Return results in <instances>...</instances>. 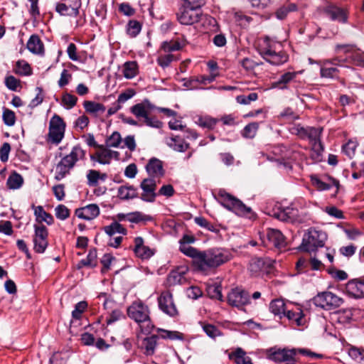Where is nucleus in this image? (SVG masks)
Segmentation results:
<instances>
[{"label": "nucleus", "instance_id": "obj_62", "mask_svg": "<svg viewBox=\"0 0 364 364\" xmlns=\"http://www.w3.org/2000/svg\"><path fill=\"white\" fill-rule=\"evenodd\" d=\"M87 304L86 301H80L75 306V309L72 312V316L74 318L79 319L82 314L86 309Z\"/></svg>", "mask_w": 364, "mask_h": 364}, {"label": "nucleus", "instance_id": "obj_42", "mask_svg": "<svg viewBox=\"0 0 364 364\" xmlns=\"http://www.w3.org/2000/svg\"><path fill=\"white\" fill-rule=\"evenodd\" d=\"M14 70L17 75L22 76L30 75L32 73L30 65L24 60H18L16 63Z\"/></svg>", "mask_w": 364, "mask_h": 364}, {"label": "nucleus", "instance_id": "obj_63", "mask_svg": "<svg viewBox=\"0 0 364 364\" xmlns=\"http://www.w3.org/2000/svg\"><path fill=\"white\" fill-rule=\"evenodd\" d=\"M208 295L212 299H216L220 301L223 300V294L221 292V287L220 286H210L209 287L208 289Z\"/></svg>", "mask_w": 364, "mask_h": 364}, {"label": "nucleus", "instance_id": "obj_53", "mask_svg": "<svg viewBox=\"0 0 364 364\" xmlns=\"http://www.w3.org/2000/svg\"><path fill=\"white\" fill-rule=\"evenodd\" d=\"M122 142V137L118 132H114L107 139L106 146L107 147L117 148Z\"/></svg>", "mask_w": 364, "mask_h": 364}, {"label": "nucleus", "instance_id": "obj_41", "mask_svg": "<svg viewBox=\"0 0 364 364\" xmlns=\"http://www.w3.org/2000/svg\"><path fill=\"white\" fill-rule=\"evenodd\" d=\"M103 230L109 236H114L116 233L125 235L127 232L126 228L117 222H113L109 225L105 226Z\"/></svg>", "mask_w": 364, "mask_h": 364}, {"label": "nucleus", "instance_id": "obj_4", "mask_svg": "<svg viewBox=\"0 0 364 364\" xmlns=\"http://www.w3.org/2000/svg\"><path fill=\"white\" fill-rule=\"evenodd\" d=\"M265 43L266 46L259 49V53L267 62L274 65H279L288 60V55L279 50L280 43L269 41Z\"/></svg>", "mask_w": 364, "mask_h": 364}, {"label": "nucleus", "instance_id": "obj_6", "mask_svg": "<svg viewBox=\"0 0 364 364\" xmlns=\"http://www.w3.org/2000/svg\"><path fill=\"white\" fill-rule=\"evenodd\" d=\"M327 240L326 232L316 229H310L307 234L304 235L301 247L306 252H314L318 247H323Z\"/></svg>", "mask_w": 364, "mask_h": 364}, {"label": "nucleus", "instance_id": "obj_48", "mask_svg": "<svg viewBox=\"0 0 364 364\" xmlns=\"http://www.w3.org/2000/svg\"><path fill=\"white\" fill-rule=\"evenodd\" d=\"M284 316H287L289 320L294 321L297 326L303 325V313L301 309H297L296 311H293L291 310L285 311V314Z\"/></svg>", "mask_w": 364, "mask_h": 364}, {"label": "nucleus", "instance_id": "obj_20", "mask_svg": "<svg viewBox=\"0 0 364 364\" xmlns=\"http://www.w3.org/2000/svg\"><path fill=\"white\" fill-rule=\"evenodd\" d=\"M145 168L150 177L159 180L165 174L163 162L154 157L149 159Z\"/></svg>", "mask_w": 364, "mask_h": 364}, {"label": "nucleus", "instance_id": "obj_3", "mask_svg": "<svg viewBox=\"0 0 364 364\" xmlns=\"http://www.w3.org/2000/svg\"><path fill=\"white\" fill-rule=\"evenodd\" d=\"M216 198L224 208L240 216H248L252 212L250 208L225 190H219Z\"/></svg>", "mask_w": 364, "mask_h": 364}, {"label": "nucleus", "instance_id": "obj_13", "mask_svg": "<svg viewBox=\"0 0 364 364\" xmlns=\"http://www.w3.org/2000/svg\"><path fill=\"white\" fill-rule=\"evenodd\" d=\"M34 250L37 253H43L46 250L48 242V231L47 228L43 225H34Z\"/></svg>", "mask_w": 364, "mask_h": 364}, {"label": "nucleus", "instance_id": "obj_61", "mask_svg": "<svg viewBox=\"0 0 364 364\" xmlns=\"http://www.w3.org/2000/svg\"><path fill=\"white\" fill-rule=\"evenodd\" d=\"M322 128L307 127L306 137L312 142L318 141L321 134Z\"/></svg>", "mask_w": 364, "mask_h": 364}, {"label": "nucleus", "instance_id": "obj_11", "mask_svg": "<svg viewBox=\"0 0 364 364\" xmlns=\"http://www.w3.org/2000/svg\"><path fill=\"white\" fill-rule=\"evenodd\" d=\"M159 309L170 317L178 315V310L173 301V294L169 291H164L157 299Z\"/></svg>", "mask_w": 364, "mask_h": 364}, {"label": "nucleus", "instance_id": "obj_64", "mask_svg": "<svg viewBox=\"0 0 364 364\" xmlns=\"http://www.w3.org/2000/svg\"><path fill=\"white\" fill-rule=\"evenodd\" d=\"M5 85L9 90L16 91L20 86V80L13 75H9L5 78Z\"/></svg>", "mask_w": 364, "mask_h": 364}, {"label": "nucleus", "instance_id": "obj_47", "mask_svg": "<svg viewBox=\"0 0 364 364\" xmlns=\"http://www.w3.org/2000/svg\"><path fill=\"white\" fill-rule=\"evenodd\" d=\"M141 25L136 20H130L127 24V33L132 37H136L141 31Z\"/></svg>", "mask_w": 364, "mask_h": 364}, {"label": "nucleus", "instance_id": "obj_43", "mask_svg": "<svg viewBox=\"0 0 364 364\" xmlns=\"http://www.w3.org/2000/svg\"><path fill=\"white\" fill-rule=\"evenodd\" d=\"M138 73L137 63L135 61H128L124 64L123 75L127 79L134 77Z\"/></svg>", "mask_w": 364, "mask_h": 364}, {"label": "nucleus", "instance_id": "obj_18", "mask_svg": "<svg viewBox=\"0 0 364 364\" xmlns=\"http://www.w3.org/2000/svg\"><path fill=\"white\" fill-rule=\"evenodd\" d=\"M298 354V348H282L277 349L276 350L272 351L269 358L270 360H274L277 363L286 362V361H294L299 362L296 358V355Z\"/></svg>", "mask_w": 364, "mask_h": 364}, {"label": "nucleus", "instance_id": "obj_37", "mask_svg": "<svg viewBox=\"0 0 364 364\" xmlns=\"http://www.w3.org/2000/svg\"><path fill=\"white\" fill-rule=\"evenodd\" d=\"M117 196L122 200L132 199L137 196V191L132 186H122L118 188Z\"/></svg>", "mask_w": 364, "mask_h": 364}, {"label": "nucleus", "instance_id": "obj_32", "mask_svg": "<svg viewBox=\"0 0 364 364\" xmlns=\"http://www.w3.org/2000/svg\"><path fill=\"white\" fill-rule=\"evenodd\" d=\"M151 108V105L148 100L142 103H138L131 107V112L137 118L144 119L149 115L148 109Z\"/></svg>", "mask_w": 364, "mask_h": 364}, {"label": "nucleus", "instance_id": "obj_45", "mask_svg": "<svg viewBox=\"0 0 364 364\" xmlns=\"http://www.w3.org/2000/svg\"><path fill=\"white\" fill-rule=\"evenodd\" d=\"M296 9L297 7L294 4L284 5L279 8L275 12L276 17L278 19L283 20L287 17L289 12L296 11Z\"/></svg>", "mask_w": 364, "mask_h": 364}, {"label": "nucleus", "instance_id": "obj_49", "mask_svg": "<svg viewBox=\"0 0 364 364\" xmlns=\"http://www.w3.org/2000/svg\"><path fill=\"white\" fill-rule=\"evenodd\" d=\"M2 119L4 121V123L9 126L12 127L15 124L16 122V114L12 110L8 109V108H4L3 109V114H2Z\"/></svg>", "mask_w": 364, "mask_h": 364}, {"label": "nucleus", "instance_id": "obj_5", "mask_svg": "<svg viewBox=\"0 0 364 364\" xmlns=\"http://www.w3.org/2000/svg\"><path fill=\"white\" fill-rule=\"evenodd\" d=\"M348 58H343V55H337L331 59L323 60L318 63L320 65V75L321 77L337 78L339 74V67H349L346 65Z\"/></svg>", "mask_w": 364, "mask_h": 364}, {"label": "nucleus", "instance_id": "obj_34", "mask_svg": "<svg viewBox=\"0 0 364 364\" xmlns=\"http://www.w3.org/2000/svg\"><path fill=\"white\" fill-rule=\"evenodd\" d=\"M107 178L106 173H102L99 171L90 169L87 173V185L97 186L100 181H105Z\"/></svg>", "mask_w": 364, "mask_h": 364}, {"label": "nucleus", "instance_id": "obj_25", "mask_svg": "<svg viewBox=\"0 0 364 364\" xmlns=\"http://www.w3.org/2000/svg\"><path fill=\"white\" fill-rule=\"evenodd\" d=\"M134 242V247L133 250L138 257L148 259L154 255L153 250L144 245V241L141 237H136Z\"/></svg>", "mask_w": 364, "mask_h": 364}, {"label": "nucleus", "instance_id": "obj_59", "mask_svg": "<svg viewBox=\"0 0 364 364\" xmlns=\"http://www.w3.org/2000/svg\"><path fill=\"white\" fill-rule=\"evenodd\" d=\"M203 329L207 336L212 338H215V337L221 335L220 330L215 326L212 324L203 325Z\"/></svg>", "mask_w": 364, "mask_h": 364}, {"label": "nucleus", "instance_id": "obj_16", "mask_svg": "<svg viewBox=\"0 0 364 364\" xmlns=\"http://www.w3.org/2000/svg\"><path fill=\"white\" fill-rule=\"evenodd\" d=\"M208 250V255L210 257L209 262L212 265V268H216L230 261L232 258L230 252L225 249L211 248Z\"/></svg>", "mask_w": 364, "mask_h": 364}, {"label": "nucleus", "instance_id": "obj_9", "mask_svg": "<svg viewBox=\"0 0 364 364\" xmlns=\"http://www.w3.org/2000/svg\"><path fill=\"white\" fill-rule=\"evenodd\" d=\"M65 131V123L58 114H55L49 122L48 141L58 144L63 140Z\"/></svg>", "mask_w": 364, "mask_h": 364}, {"label": "nucleus", "instance_id": "obj_51", "mask_svg": "<svg viewBox=\"0 0 364 364\" xmlns=\"http://www.w3.org/2000/svg\"><path fill=\"white\" fill-rule=\"evenodd\" d=\"M195 223L202 227L204 228L211 232H218V229L216 226H215L213 224L208 222L205 218L203 217H196L194 218Z\"/></svg>", "mask_w": 364, "mask_h": 364}, {"label": "nucleus", "instance_id": "obj_24", "mask_svg": "<svg viewBox=\"0 0 364 364\" xmlns=\"http://www.w3.org/2000/svg\"><path fill=\"white\" fill-rule=\"evenodd\" d=\"M324 12L333 21H338L343 23L347 22L348 16L346 11L334 4H330L327 5L324 8Z\"/></svg>", "mask_w": 364, "mask_h": 364}, {"label": "nucleus", "instance_id": "obj_21", "mask_svg": "<svg viewBox=\"0 0 364 364\" xmlns=\"http://www.w3.org/2000/svg\"><path fill=\"white\" fill-rule=\"evenodd\" d=\"M80 0H72L68 3H58L56 5V11L60 15L77 16L79 14Z\"/></svg>", "mask_w": 364, "mask_h": 364}, {"label": "nucleus", "instance_id": "obj_30", "mask_svg": "<svg viewBox=\"0 0 364 364\" xmlns=\"http://www.w3.org/2000/svg\"><path fill=\"white\" fill-rule=\"evenodd\" d=\"M228 358L236 364H253L252 359L247 355L246 352L241 348H237L229 354Z\"/></svg>", "mask_w": 364, "mask_h": 364}, {"label": "nucleus", "instance_id": "obj_8", "mask_svg": "<svg viewBox=\"0 0 364 364\" xmlns=\"http://www.w3.org/2000/svg\"><path fill=\"white\" fill-rule=\"evenodd\" d=\"M313 302L316 306L330 311L341 306L343 299L331 291H323L315 296Z\"/></svg>", "mask_w": 364, "mask_h": 364}, {"label": "nucleus", "instance_id": "obj_39", "mask_svg": "<svg viewBox=\"0 0 364 364\" xmlns=\"http://www.w3.org/2000/svg\"><path fill=\"white\" fill-rule=\"evenodd\" d=\"M83 106L87 112L93 114L103 113L106 109L102 104L93 101H85Z\"/></svg>", "mask_w": 364, "mask_h": 364}, {"label": "nucleus", "instance_id": "obj_10", "mask_svg": "<svg viewBox=\"0 0 364 364\" xmlns=\"http://www.w3.org/2000/svg\"><path fill=\"white\" fill-rule=\"evenodd\" d=\"M201 16L200 9L181 5L176 14L177 20L183 25H193L199 21Z\"/></svg>", "mask_w": 364, "mask_h": 364}, {"label": "nucleus", "instance_id": "obj_14", "mask_svg": "<svg viewBox=\"0 0 364 364\" xmlns=\"http://www.w3.org/2000/svg\"><path fill=\"white\" fill-rule=\"evenodd\" d=\"M159 182V179L149 176L144 178L140 184V188L142 190L141 199L146 202L153 203L155 201L157 193H156L157 183Z\"/></svg>", "mask_w": 364, "mask_h": 364}, {"label": "nucleus", "instance_id": "obj_12", "mask_svg": "<svg viewBox=\"0 0 364 364\" xmlns=\"http://www.w3.org/2000/svg\"><path fill=\"white\" fill-rule=\"evenodd\" d=\"M263 245L268 248L281 250L287 245L286 238L282 232L277 229L268 228L266 237L262 240Z\"/></svg>", "mask_w": 364, "mask_h": 364}, {"label": "nucleus", "instance_id": "obj_15", "mask_svg": "<svg viewBox=\"0 0 364 364\" xmlns=\"http://www.w3.org/2000/svg\"><path fill=\"white\" fill-rule=\"evenodd\" d=\"M191 252L189 257L192 259V264L198 270L205 272L212 268L208 250L201 251L197 249L192 250Z\"/></svg>", "mask_w": 364, "mask_h": 364}, {"label": "nucleus", "instance_id": "obj_46", "mask_svg": "<svg viewBox=\"0 0 364 364\" xmlns=\"http://www.w3.org/2000/svg\"><path fill=\"white\" fill-rule=\"evenodd\" d=\"M259 128L258 122H252L246 125L242 132V135L245 138L252 139L255 136Z\"/></svg>", "mask_w": 364, "mask_h": 364}, {"label": "nucleus", "instance_id": "obj_50", "mask_svg": "<svg viewBox=\"0 0 364 364\" xmlns=\"http://www.w3.org/2000/svg\"><path fill=\"white\" fill-rule=\"evenodd\" d=\"M80 264L85 267H94L97 264V252L95 250H90L86 258L80 261Z\"/></svg>", "mask_w": 364, "mask_h": 364}, {"label": "nucleus", "instance_id": "obj_31", "mask_svg": "<svg viewBox=\"0 0 364 364\" xmlns=\"http://www.w3.org/2000/svg\"><path fill=\"white\" fill-rule=\"evenodd\" d=\"M27 48L34 54L41 55L44 53L43 43L37 35H32L27 42Z\"/></svg>", "mask_w": 364, "mask_h": 364}, {"label": "nucleus", "instance_id": "obj_60", "mask_svg": "<svg viewBox=\"0 0 364 364\" xmlns=\"http://www.w3.org/2000/svg\"><path fill=\"white\" fill-rule=\"evenodd\" d=\"M161 48L165 52L170 53L180 50L181 48V46L178 41H165L162 43Z\"/></svg>", "mask_w": 364, "mask_h": 364}, {"label": "nucleus", "instance_id": "obj_58", "mask_svg": "<svg viewBox=\"0 0 364 364\" xmlns=\"http://www.w3.org/2000/svg\"><path fill=\"white\" fill-rule=\"evenodd\" d=\"M357 143L354 141L349 140L346 144L343 146V153L348 157L352 158L355 155Z\"/></svg>", "mask_w": 364, "mask_h": 364}, {"label": "nucleus", "instance_id": "obj_27", "mask_svg": "<svg viewBox=\"0 0 364 364\" xmlns=\"http://www.w3.org/2000/svg\"><path fill=\"white\" fill-rule=\"evenodd\" d=\"M196 239L194 235L185 234L180 239L179 243V250L186 256L190 257L191 252H192V250H197L193 247L190 246L189 245L193 244L196 242Z\"/></svg>", "mask_w": 364, "mask_h": 364}, {"label": "nucleus", "instance_id": "obj_36", "mask_svg": "<svg viewBox=\"0 0 364 364\" xmlns=\"http://www.w3.org/2000/svg\"><path fill=\"white\" fill-rule=\"evenodd\" d=\"M157 336L153 335L143 339L141 347L144 349V353L146 355H152L154 353L157 345Z\"/></svg>", "mask_w": 364, "mask_h": 364}, {"label": "nucleus", "instance_id": "obj_2", "mask_svg": "<svg viewBox=\"0 0 364 364\" xmlns=\"http://www.w3.org/2000/svg\"><path fill=\"white\" fill-rule=\"evenodd\" d=\"M129 316L136 322L140 323L141 331L145 333H151L154 328L149 317V307L141 301H136L128 308Z\"/></svg>", "mask_w": 364, "mask_h": 364}, {"label": "nucleus", "instance_id": "obj_7", "mask_svg": "<svg viewBox=\"0 0 364 364\" xmlns=\"http://www.w3.org/2000/svg\"><path fill=\"white\" fill-rule=\"evenodd\" d=\"M335 50L337 54H344L343 58H348L347 64L364 67V53L353 46L346 44L336 46Z\"/></svg>", "mask_w": 364, "mask_h": 364}, {"label": "nucleus", "instance_id": "obj_35", "mask_svg": "<svg viewBox=\"0 0 364 364\" xmlns=\"http://www.w3.org/2000/svg\"><path fill=\"white\" fill-rule=\"evenodd\" d=\"M167 144L173 150L180 152H184L189 148V144L178 136L168 139Z\"/></svg>", "mask_w": 364, "mask_h": 364}, {"label": "nucleus", "instance_id": "obj_54", "mask_svg": "<svg viewBox=\"0 0 364 364\" xmlns=\"http://www.w3.org/2000/svg\"><path fill=\"white\" fill-rule=\"evenodd\" d=\"M258 99V95L256 92H251L248 95H241L236 97L237 103L241 105H249L251 102L256 101Z\"/></svg>", "mask_w": 364, "mask_h": 364}, {"label": "nucleus", "instance_id": "obj_1", "mask_svg": "<svg viewBox=\"0 0 364 364\" xmlns=\"http://www.w3.org/2000/svg\"><path fill=\"white\" fill-rule=\"evenodd\" d=\"M85 151L80 146H74L68 154L63 156L55 166V178L61 181L75 167L76 164L85 159Z\"/></svg>", "mask_w": 364, "mask_h": 364}, {"label": "nucleus", "instance_id": "obj_33", "mask_svg": "<svg viewBox=\"0 0 364 364\" xmlns=\"http://www.w3.org/2000/svg\"><path fill=\"white\" fill-rule=\"evenodd\" d=\"M296 75V72H287L282 74L278 80L273 83V87L279 89H286L287 88V85L293 81Z\"/></svg>", "mask_w": 364, "mask_h": 364}, {"label": "nucleus", "instance_id": "obj_57", "mask_svg": "<svg viewBox=\"0 0 364 364\" xmlns=\"http://www.w3.org/2000/svg\"><path fill=\"white\" fill-rule=\"evenodd\" d=\"M77 97L70 93H65L62 97V102L67 109H72L77 103Z\"/></svg>", "mask_w": 364, "mask_h": 364}, {"label": "nucleus", "instance_id": "obj_17", "mask_svg": "<svg viewBox=\"0 0 364 364\" xmlns=\"http://www.w3.org/2000/svg\"><path fill=\"white\" fill-rule=\"evenodd\" d=\"M250 301L249 294L240 288L231 290L228 295V302L230 305L237 308H242Z\"/></svg>", "mask_w": 364, "mask_h": 364}, {"label": "nucleus", "instance_id": "obj_38", "mask_svg": "<svg viewBox=\"0 0 364 364\" xmlns=\"http://www.w3.org/2000/svg\"><path fill=\"white\" fill-rule=\"evenodd\" d=\"M157 332L159 336L163 339H170L171 341L184 340V336L182 333L177 331H168L162 328H158Z\"/></svg>", "mask_w": 364, "mask_h": 364}, {"label": "nucleus", "instance_id": "obj_23", "mask_svg": "<svg viewBox=\"0 0 364 364\" xmlns=\"http://www.w3.org/2000/svg\"><path fill=\"white\" fill-rule=\"evenodd\" d=\"M75 215L85 220H91L97 218L100 214V208L97 204H89L84 207L77 208Z\"/></svg>", "mask_w": 364, "mask_h": 364}, {"label": "nucleus", "instance_id": "obj_56", "mask_svg": "<svg viewBox=\"0 0 364 364\" xmlns=\"http://www.w3.org/2000/svg\"><path fill=\"white\" fill-rule=\"evenodd\" d=\"M55 216L58 219L64 220L69 218L70 216V210L69 209L63 204L58 205L55 208Z\"/></svg>", "mask_w": 364, "mask_h": 364}, {"label": "nucleus", "instance_id": "obj_19", "mask_svg": "<svg viewBox=\"0 0 364 364\" xmlns=\"http://www.w3.org/2000/svg\"><path fill=\"white\" fill-rule=\"evenodd\" d=\"M311 181L313 186L319 191H326L334 188L333 195H336L338 191L339 182L331 177H326V180H323L316 176H312L311 177Z\"/></svg>", "mask_w": 364, "mask_h": 364}, {"label": "nucleus", "instance_id": "obj_29", "mask_svg": "<svg viewBox=\"0 0 364 364\" xmlns=\"http://www.w3.org/2000/svg\"><path fill=\"white\" fill-rule=\"evenodd\" d=\"M32 208L34 210V215L37 223H42L43 222H45L48 225H50L54 223V219L52 215L46 212L41 205L36 206L33 205Z\"/></svg>", "mask_w": 364, "mask_h": 364}, {"label": "nucleus", "instance_id": "obj_40", "mask_svg": "<svg viewBox=\"0 0 364 364\" xmlns=\"http://www.w3.org/2000/svg\"><path fill=\"white\" fill-rule=\"evenodd\" d=\"M269 310L274 315L285 314L286 305L284 301L282 299H277L271 301L269 304Z\"/></svg>", "mask_w": 364, "mask_h": 364}, {"label": "nucleus", "instance_id": "obj_28", "mask_svg": "<svg viewBox=\"0 0 364 364\" xmlns=\"http://www.w3.org/2000/svg\"><path fill=\"white\" fill-rule=\"evenodd\" d=\"M100 150L96 152V156L97 161L101 164H109L113 157L117 158L119 156L117 151L105 149L102 146H100Z\"/></svg>", "mask_w": 364, "mask_h": 364}, {"label": "nucleus", "instance_id": "obj_52", "mask_svg": "<svg viewBox=\"0 0 364 364\" xmlns=\"http://www.w3.org/2000/svg\"><path fill=\"white\" fill-rule=\"evenodd\" d=\"M128 220L132 223H139L141 221H150L152 220V218L141 212H134L128 214Z\"/></svg>", "mask_w": 364, "mask_h": 364}, {"label": "nucleus", "instance_id": "obj_44", "mask_svg": "<svg viewBox=\"0 0 364 364\" xmlns=\"http://www.w3.org/2000/svg\"><path fill=\"white\" fill-rule=\"evenodd\" d=\"M23 183V177L19 173L14 172L9 176L6 185L10 189H18L21 187Z\"/></svg>", "mask_w": 364, "mask_h": 364}, {"label": "nucleus", "instance_id": "obj_22", "mask_svg": "<svg viewBox=\"0 0 364 364\" xmlns=\"http://www.w3.org/2000/svg\"><path fill=\"white\" fill-rule=\"evenodd\" d=\"M272 264L269 261H266L262 258H253L249 264V270L254 276H259L262 273H267Z\"/></svg>", "mask_w": 364, "mask_h": 364}, {"label": "nucleus", "instance_id": "obj_55", "mask_svg": "<svg viewBox=\"0 0 364 364\" xmlns=\"http://www.w3.org/2000/svg\"><path fill=\"white\" fill-rule=\"evenodd\" d=\"M217 76V74H210L208 76L205 75H200L199 77H197L196 78H193L191 80H189L188 82L186 83V86H189L192 84L193 82H198L200 84L203 85H207L208 83L212 82L215 80V77Z\"/></svg>", "mask_w": 364, "mask_h": 364}, {"label": "nucleus", "instance_id": "obj_26", "mask_svg": "<svg viewBox=\"0 0 364 364\" xmlns=\"http://www.w3.org/2000/svg\"><path fill=\"white\" fill-rule=\"evenodd\" d=\"M346 289L349 295L355 298L364 297V280H350L346 284Z\"/></svg>", "mask_w": 364, "mask_h": 364}]
</instances>
